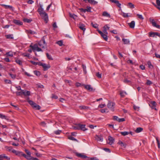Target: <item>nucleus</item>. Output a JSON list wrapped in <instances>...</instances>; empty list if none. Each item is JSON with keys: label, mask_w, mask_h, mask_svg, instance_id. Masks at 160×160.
<instances>
[{"label": "nucleus", "mask_w": 160, "mask_h": 160, "mask_svg": "<svg viewBox=\"0 0 160 160\" xmlns=\"http://www.w3.org/2000/svg\"><path fill=\"white\" fill-rule=\"evenodd\" d=\"M38 12L40 16L43 17V18L44 19L46 23H47L48 21V15L47 13L43 11V8H42V5H40V7L38 9Z\"/></svg>", "instance_id": "f257e3e1"}, {"label": "nucleus", "mask_w": 160, "mask_h": 160, "mask_svg": "<svg viewBox=\"0 0 160 160\" xmlns=\"http://www.w3.org/2000/svg\"><path fill=\"white\" fill-rule=\"evenodd\" d=\"M72 128L75 130L80 129L83 131H85L88 129L85 128V125L80 124H76L74 126H72Z\"/></svg>", "instance_id": "f03ea898"}, {"label": "nucleus", "mask_w": 160, "mask_h": 160, "mask_svg": "<svg viewBox=\"0 0 160 160\" xmlns=\"http://www.w3.org/2000/svg\"><path fill=\"white\" fill-rule=\"evenodd\" d=\"M47 44L46 43L44 37L42 38V40L38 43V45L42 47V48H45Z\"/></svg>", "instance_id": "7ed1b4c3"}, {"label": "nucleus", "mask_w": 160, "mask_h": 160, "mask_svg": "<svg viewBox=\"0 0 160 160\" xmlns=\"http://www.w3.org/2000/svg\"><path fill=\"white\" fill-rule=\"evenodd\" d=\"M115 105V103H114L109 101L107 104V107L111 110L113 111L114 110V106Z\"/></svg>", "instance_id": "20e7f679"}, {"label": "nucleus", "mask_w": 160, "mask_h": 160, "mask_svg": "<svg viewBox=\"0 0 160 160\" xmlns=\"http://www.w3.org/2000/svg\"><path fill=\"white\" fill-rule=\"evenodd\" d=\"M83 86H84L85 88L90 91H94L95 90V89L93 88L92 87H91L90 85H86L83 84Z\"/></svg>", "instance_id": "39448f33"}, {"label": "nucleus", "mask_w": 160, "mask_h": 160, "mask_svg": "<svg viewBox=\"0 0 160 160\" xmlns=\"http://www.w3.org/2000/svg\"><path fill=\"white\" fill-rule=\"evenodd\" d=\"M156 102L154 101H152L150 102V104H149L150 106L151 107L152 109H154L156 110L157 109L156 108Z\"/></svg>", "instance_id": "423d86ee"}, {"label": "nucleus", "mask_w": 160, "mask_h": 160, "mask_svg": "<svg viewBox=\"0 0 160 160\" xmlns=\"http://www.w3.org/2000/svg\"><path fill=\"white\" fill-rule=\"evenodd\" d=\"M95 140H96L97 141L102 142L103 140V137L101 135H96L95 136Z\"/></svg>", "instance_id": "0eeeda50"}, {"label": "nucleus", "mask_w": 160, "mask_h": 160, "mask_svg": "<svg viewBox=\"0 0 160 160\" xmlns=\"http://www.w3.org/2000/svg\"><path fill=\"white\" fill-rule=\"evenodd\" d=\"M78 25L79 28L84 32L86 30L85 25L82 22H80Z\"/></svg>", "instance_id": "6e6552de"}, {"label": "nucleus", "mask_w": 160, "mask_h": 160, "mask_svg": "<svg viewBox=\"0 0 160 160\" xmlns=\"http://www.w3.org/2000/svg\"><path fill=\"white\" fill-rule=\"evenodd\" d=\"M108 140L109 142H108V143L110 145H112L114 141V139L110 136L108 137Z\"/></svg>", "instance_id": "1a4fd4ad"}, {"label": "nucleus", "mask_w": 160, "mask_h": 160, "mask_svg": "<svg viewBox=\"0 0 160 160\" xmlns=\"http://www.w3.org/2000/svg\"><path fill=\"white\" fill-rule=\"evenodd\" d=\"M12 152L15 153L16 155L19 156H22V152L17 151L14 149H13L12 151Z\"/></svg>", "instance_id": "9d476101"}, {"label": "nucleus", "mask_w": 160, "mask_h": 160, "mask_svg": "<svg viewBox=\"0 0 160 160\" xmlns=\"http://www.w3.org/2000/svg\"><path fill=\"white\" fill-rule=\"evenodd\" d=\"M76 155L77 157L83 159L87 158L88 157L86 155L83 154L82 153H78V152H76Z\"/></svg>", "instance_id": "9b49d317"}, {"label": "nucleus", "mask_w": 160, "mask_h": 160, "mask_svg": "<svg viewBox=\"0 0 160 160\" xmlns=\"http://www.w3.org/2000/svg\"><path fill=\"white\" fill-rule=\"evenodd\" d=\"M13 22L16 25L20 26L22 25V22H21L19 20L14 19L13 20Z\"/></svg>", "instance_id": "f8f14e48"}, {"label": "nucleus", "mask_w": 160, "mask_h": 160, "mask_svg": "<svg viewBox=\"0 0 160 160\" xmlns=\"http://www.w3.org/2000/svg\"><path fill=\"white\" fill-rule=\"evenodd\" d=\"M30 93L31 92L29 91L23 90V92H22V93L25 97L30 96Z\"/></svg>", "instance_id": "ddd939ff"}, {"label": "nucleus", "mask_w": 160, "mask_h": 160, "mask_svg": "<svg viewBox=\"0 0 160 160\" xmlns=\"http://www.w3.org/2000/svg\"><path fill=\"white\" fill-rule=\"evenodd\" d=\"M110 1L112 2L116 3L117 5L119 8H121V4L119 3L118 1L116 0H110Z\"/></svg>", "instance_id": "4468645a"}, {"label": "nucleus", "mask_w": 160, "mask_h": 160, "mask_svg": "<svg viewBox=\"0 0 160 160\" xmlns=\"http://www.w3.org/2000/svg\"><path fill=\"white\" fill-rule=\"evenodd\" d=\"M43 68V70L44 71H46L48 70V69L50 68V67L49 65H47L46 64L44 63L42 64V66Z\"/></svg>", "instance_id": "2eb2a0df"}, {"label": "nucleus", "mask_w": 160, "mask_h": 160, "mask_svg": "<svg viewBox=\"0 0 160 160\" xmlns=\"http://www.w3.org/2000/svg\"><path fill=\"white\" fill-rule=\"evenodd\" d=\"M128 25L131 28H133L135 27V22L134 21H132L131 22L128 23Z\"/></svg>", "instance_id": "dca6fc26"}, {"label": "nucleus", "mask_w": 160, "mask_h": 160, "mask_svg": "<svg viewBox=\"0 0 160 160\" xmlns=\"http://www.w3.org/2000/svg\"><path fill=\"white\" fill-rule=\"evenodd\" d=\"M149 20L152 23L153 26L155 27L157 24L155 21L153 19H152L150 18H149Z\"/></svg>", "instance_id": "f3484780"}, {"label": "nucleus", "mask_w": 160, "mask_h": 160, "mask_svg": "<svg viewBox=\"0 0 160 160\" xmlns=\"http://www.w3.org/2000/svg\"><path fill=\"white\" fill-rule=\"evenodd\" d=\"M102 16L108 18L110 17V15L107 12L104 11L102 13Z\"/></svg>", "instance_id": "a211bd4d"}, {"label": "nucleus", "mask_w": 160, "mask_h": 160, "mask_svg": "<svg viewBox=\"0 0 160 160\" xmlns=\"http://www.w3.org/2000/svg\"><path fill=\"white\" fill-rule=\"evenodd\" d=\"M6 158V159L9 160L10 159V158L7 156H5V154H2L0 155V158Z\"/></svg>", "instance_id": "6ab92c4d"}, {"label": "nucleus", "mask_w": 160, "mask_h": 160, "mask_svg": "<svg viewBox=\"0 0 160 160\" xmlns=\"http://www.w3.org/2000/svg\"><path fill=\"white\" fill-rule=\"evenodd\" d=\"M79 108L81 110L88 109L89 108V107L84 106H79Z\"/></svg>", "instance_id": "aec40b11"}, {"label": "nucleus", "mask_w": 160, "mask_h": 160, "mask_svg": "<svg viewBox=\"0 0 160 160\" xmlns=\"http://www.w3.org/2000/svg\"><path fill=\"white\" fill-rule=\"evenodd\" d=\"M122 41L123 42L124 44H129L130 41L128 39L123 38Z\"/></svg>", "instance_id": "412c9836"}, {"label": "nucleus", "mask_w": 160, "mask_h": 160, "mask_svg": "<svg viewBox=\"0 0 160 160\" xmlns=\"http://www.w3.org/2000/svg\"><path fill=\"white\" fill-rule=\"evenodd\" d=\"M125 94H127V93L126 92L123 91H121L120 92V95L121 97L122 98H123L125 96Z\"/></svg>", "instance_id": "4be33fe9"}, {"label": "nucleus", "mask_w": 160, "mask_h": 160, "mask_svg": "<svg viewBox=\"0 0 160 160\" xmlns=\"http://www.w3.org/2000/svg\"><path fill=\"white\" fill-rule=\"evenodd\" d=\"M89 3L92 5H96L98 3V2L94 0H89Z\"/></svg>", "instance_id": "5701e85b"}, {"label": "nucleus", "mask_w": 160, "mask_h": 160, "mask_svg": "<svg viewBox=\"0 0 160 160\" xmlns=\"http://www.w3.org/2000/svg\"><path fill=\"white\" fill-rule=\"evenodd\" d=\"M22 156L24 157L26 159L28 160H29L31 156H28L27 155H26V154L23 153V152H22Z\"/></svg>", "instance_id": "b1692460"}, {"label": "nucleus", "mask_w": 160, "mask_h": 160, "mask_svg": "<svg viewBox=\"0 0 160 160\" xmlns=\"http://www.w3.org/2000/svg\"><path fill=\"white\" fill-rule=\"evenodd\" d=\"M69 14L70 17L71 18H73L74 19H76L78 17L77 15H75L74 14H72V13H69Z\"/></svg>", "instance_id": "393cba45"}, {"label": "nucleus", "mask_w": 160, "mask_h": 160, "mask_svg": "<svg viewBox=\"0 0 160 160\" xmlns=\"http://www.w3.org/2000/svg\"><path fill=\"white\" fill-rule=\"evenodd\" d=\"M5 37L7 39H13L12 34H8L5 35Z\"/></svg>", "instance_id": "a878e982"}, {"label": "nucleus", "mask_w": 160, "mask_h": 160, "mask_svg": "<svg viewBox=\"0 0 160 160\" xmlns=\"http://www.w3.org/2000/svg\"><path fill=\"white\" fill-rule=\"evenodd\" d=\"M143 130V128L141 127H139L137 128L135 130V132L136 133H139L141 132Z\"/></svg>", "instance_id": "bb28decb"}, {"label": "nucleus", "mask_w": 160, "mask_h": 160, "mask_svg": "<svg viewBox=\"0 0 160 160\" xmlns=\"http://www.w3.org/2000/svg\"><path fill=\"white\" fill-rule=\"evenodd\" d=\"M34 106H33V108H35L37 110H40L41 108V107L39 105H37L36 103L35 104Z\"/></svg>", "instance_id": "cd10ccee"}, {"label": "nucleus", "mask_w": 160, "mask_h": 160, "mask_svg": "<svg viewBox=\"0 0 160 160\" xmlns=\"http://www.w3.org/2000/svg\"><path fill=\"white\" fill-rule=\"evenodd\" d=\"M32 19H30L26 18H25L23 19V21L25 22L30 23L32 21Z\"/></svg>", "instance_id": "c85d7f7f"}, {"label": "nucleus", "mask_w": 160, "mask_h": 160, "mask_svg": "<svg viewBox=\"0 0 160 160\" xmlns=\"http://www.w3.org/2000/svg\"><path fill=\"white\" fill-rule=\"evenodd\" d=\"M15 62L17 64H18L20 66H22V62L21 60L18 59H17L15 60Z\"/></svg>", "instance_id": "c756f323"}, {"label": "nucleus", "mask_w": 160, "mask_h": 160, "mask_svg": "<svg viewBox=\"0 0 160 160\" xmlns=\"http://www.w3.org/2000/svg\"><path fill=\"white\" fill-rule=\"evenodd\" d=\"M120 133L121 134V135H122L123 136H125L128 135L129 134V132H126V131H125V132H121Z\"/></svg>", "instance_id": "7c9ffc66"}, {"label": "nucleus", "mask_w": 160, "mask_h": 160, "mask_svg": "<svg viewBox=\"0 0 160 160\" xmlns=\"http://www.w3.org/2000/svg\"><path fill=\"white\" fill-rule=\"evenodd\" d=\"M4 8L5 9H8V8H9L10 9H11L12 11H13V7L10 5H5V7Z\"/></svg>", "instance_id": "2f4dec72"}, {"label": "nucleus", "mask_w": 160, "mask_h": 160, "mask_svg": "<svg viewBox=\"0 0 160 160\" xmlns=\"http://www.w3.org/2000/svg\"><path fill=\"white\" fill-rule=\"evenodd\" d=\"M5 148L7 150V151L10 152L11 151L12 149V148L11 147H8V146H6L5 147Z\"/></svg>", "instance_id": "473e14b6"}, {"label": "nucleus", "mask_w": 160, "mask_h": 160, "mask_svg": "<svg viewBox=\"0 0 160 160\" xmlns=\"http://www.w3.org/2000/svg\"><path fill=\"white\" fill-rule=\"evenodd\" d=\"M156 36L155 32H150L149 33V36L154 37Z\"/></svg>", "instance_id": "72a5a7b5"}, {"label": "nucleus", "mask_w": 160, "mask_h": 160, "mask_svg": "<svg viewBox=\"0 0 160 160\" xmlns=\"http://www.w3.org/2000/svg\"><path fill=\"white\" fill-rule=\"evenodd\" d=\"M68 138L69 139L71 140L78 142V141L74 137H72V136H69L68 137Z\"/></svg>", "instance_id": "f704fd0d"}, {"label": "nucleus", "mask_w": 160, "mask_h": 160, "mask_svg": "<svg viewBox=\"0 0 160 160\" xmlns=\"http://www.w3.org/2000/svg\"><path fill=\"white\" fill-rule=\"evenodd\" d=\"M46 55L47 58L49 60H52L53 59L51 55H49L48 53H46Z\"/></svg>", "instance_id": "c9c22d12"}, {"label": "nucleus", "mask_w": 160, "mask_h": 160, "mask_svg": "<svg viewBox=\"0 0 160 160\" xmlns=\"http://www.w3.org/2000/svg\"><path fill=\"white\" fill-rule=\"evenodd\" d=\"M28 103L32 106L33 107V106H34L35 104H36L34 102L30 100L28 101Z\"/></svg>", "instance_id": "e433bc0d"}, {"label": "nucleus", "mask_w": 160, "mask_h": 160, "mask_svg": "<svg viewBox=\"0 0 160 160\" xmlns=\"http://www.w3.org/2000/svg\"><path fill=\"white\" fill-rule=\"evenodd\" d=\"M91 25H92V26L94 28H98V25L97 24H93L92 22L91 23Z\"/></svg>", "instance_id": "4c0bfd02"}, {"label": "nucleus", "mask_w": 160, "mask_h": 160, "mask_svg": "<svg viewBox=\"0 0 160 160\" xmlns=\"http://www.w3.org/2000/svg\"><path fill=\"white\" fill-rule=\"evenodd\" d=\"M148 67L149 68H152L153 67V66L151 64V62L150 61L148 62Z\"/></svg>", "instance_id": "58836bf2"}, {"label": "nucleus", "mask_w": 160, "mask_h": 160, "mask_svg": "<svg viewBox=\"0 0 160 160\" xmlns=\"http://www.w3.org/2000/svg\"><path fill=\"white\" fill-rule=\"evenodd\" d=\"M27 32L28 33H29V34H36V32L32 31L31 30H28Z\"/></svg>", "instance_id": "ea45409f"}, {"label": "nucleus", "mask_w": 160, "mask_h": 160, "mask_svg": "<svg viewBox=\"0 0 160 160\" xmlns=\"http://www.w3.org/2000/svg\"><path fill=\"white\" fill-rule=\"evenodd\" d=\"M120 145H121V146L123 147L124 148H125L126 146V144L120 141L118 143Z\"/></svg>", "instance_id": "a19ab883"}, {"label": "nucleus", "mask_w": 160, "mask_h": 160, "mask_svg": "<svg viewBox=\"0 0 160 160\" xmlns=\"http://www.w3.org/2000/svg\"><path fill=\"white\" fill-rule=\"evenodd\" d=\"M34 73L35 74L38 76H39L40 75V72L39 71H37L36 70L34 71Z\"/></svg>", "instance_id": "79ce46f5"}, {"label": "nucleus", "mask_w": 160, "mask_h": 160, "mask_svg": "<svg viewBox=\"0 0 160 160\" xmlns=\"http://www.w3.org/2000/svg\"><path fill=\"white\" fill-rule=\"evenodd\" d=\"M22 92H23V90L20 92H16V93L18 96H21L23 94Z\"/></svg>", "instance_id": "37998d69"}, {"label": "nucleus", "mask_w": 160, "mask_h": 160, "mask_svg": "<svg viewBox=\"0 0 160 160\" xmlns=\"http://www.w3.org/2000/svg\"><path fill=\"white\" fill-rule=\"evenodd\" d=\"M57 43L59 46H62L63 45V42L62 40H60L57 42Z\"/></svg>", "instance_id": "c03bdc74"}, {"label": "nucleus", "mask_w": 160, "mask_h": 160, "mask_svg": "<svg viewBox=\"0 0 160 160\" xmlns=\"http://www.w3.org/2000/svg\"><path fill=\"white\" fill-rule=\"evenodd\" d=\"M6 55L8 56H10V57H12L13 56V54L12 52H7L6 53Z\"/></svg>", "instance_id": "a18cd8bd"}, {"label": "nucleus", "mask_w": 160, "mask_h": 160, "mask_svg": "<svg viewBox=\"0 0 160 160\" xmlns=\"http://www.w3.org/2000/svg\"><path fill=\"white\" fill-rule=\"evenodd\" d=\"M61 132L62 131L59 130H57L54 131V133L56 135L60 134L61 133Z\"/></svg>", "instance_id": "49530a36"}, {"label": "nucleus", "mask_w": 160, "mask_h": 160, "mask_svg": "<svg viewBox=\"0 0 160 160\" xmlns=\"http://www.w3.org/2000/svg\"><path fill=\"white\" fill-rule=\"evenodd\" d=\"M100 111L102 113H105L106 112H108V109L107 108L101 109L100 110Z\"/></svg>", "instance_id": "de8ad7c7"}, {"label": "nucleus", "mask_w": 160, "mask_h": 160, "mask_svg": "<svg viewBox=\"0 0 160 160\" xmlns=\"http://www.w3.org/2000/svg\"><path fill=\"white\" fill-rule=\"evenodd\" d=\"M9 75L11 76V78L13 79H14L16 77V75L15 74H13L11 73H9Z\"/></svg>", "instance_id": "09e8293b"}, {"label": "nucleus", "mask_w": 160, "mask_h": 160, "mask_svg": "<svg viewBox=\"0 0 160 160\" xmlns=\"http://www.w3.org/2000/svg\"><path fill=\"white\" fill-rule=\"evenodd\" d=\"M122 16L124 18H128L130 17L131 16L128 15V13H125L124 12L122 13Z\"/></svg>", "instance_id": "8fccbe9b"}, {"label": "nucleus", "mask_w": 160, "mask_h": 160, "mask_svg": "<svg viewBox=\"0 0 160 160\" xmlns=\"http://www.w3.org/2000/svg\"><path fill=\"white\" fill-rule=\"evenodd\" d=\"M96 76L98 78H101L102 77L101 73L98 72L96 73Z\"/></svg>", "instance_id": "3c124183"}, {"label": "nucleus", "mask_w": 160, "mask_h": 160, "mask_svg": "<svg viewBox=\"0 0 160 160\" xmlns=\"http://www.w3.org/2000/svg\"><path fill=\"white\" fill-rule=\"evenodd\" d=\"M37 87H38V88H44V86L43 85H42L40 83L37 84Z\"/></svg>", "instance_id": "603ef678"}, {"label": "nucleus", "mask_w": 160, "mask_h": 160, "mask_svg": "<svg viewBox=\"0 0 160 160\" xmlns=\"http://www.w3.org/2000/svg\"><path fill=\"white\" fill-rule=\"evenodd\" d=\"M25 151L27 154V155L31 156V153L28 150L25 149Z\"/></svg>", "instance_id": "864d4df0"}, {"label": "nucleus", "mask_w": 160, "mask_h": 160, "mask_svg": "<svg viewBox=\"0 0 160 160\" xmlns=\"http://www.w3.org/2000/svg\"><path fill=\"white\" fill-rule=\"evenodd\" d=\"M128 4L129 7L131 8H134V5L131 2H129L128 3Z\"/></svg>", "instance_id": "5fc2aeb1"}, {"label": "nucleus", "mask_w": 160, "mask_h": 160, "mask_svg": "<svg viewBox=\"0 0 160 160\" xmlns=\"http://www.w3.org/2000/svg\"><path fill=\"white\" fill-rule=\"evenodd\" d=\"M103 39L106 41H107L108 40L107 35L106 34H104V35L102 37Z\"/></svg>", "instance_id": "6e6d98bb"}, {"label": "nucleus", "mask_w": 160, "mask_h": 160, "mask_svg": "<svg viewBox=\"0 0 160 160\" xmlns=\"http://www.w3.org/2000/svg\"><path fill=\"white\" fill-rule=\"evenodd\" d=\"M38 45L37 44H35L33 46V47H32V49L33 50H35L36 49L37 50V48H38Z\"/></svg>", "instance_id": "4d7b16f0"}, {"label": "nucleus", "mask_w": 160, "mask_h": 160, "mask_svg": "<svg viewBox=\"0 0 160 160\" xmlns=\"http://www.w3.org/2000/svg\"><path fill=\"white\" fill-rule=\"evenodd\" d=\"M137 16H138V18L139 19H141V20L143 19L144 18L143 17H142V15H140V14H137Z\"/></svg>", "instance_id": "13d9d810"}, {"label": "nucleus", "mask_w": 160, "mask_h": 160, "mask_svg": "<svg viewBox=\"0 0 160 160\" xmlns=\"http://www.w3.org/2000/svg\"><path fill=\"white\" fill-rule=\"evenodd\" d=\"M87 11L88 12H91V8L90 7H87Z\"/></svg>", "instance_id": "bf43d9fd"}, {"label": "nucleus", "mask_w": 160, "mask_h": 160, "mask_svg": "<svg viewBox=\"0 0 160 160\" xmlns=\"http://www.w3.org/2000/svg\"><path fill=\"white\" fill-rule=\"evenodd\" d=\"M113 120H116L117 121H118L119 118H118V117L117 116H114L113 117Z\"/></svg>", "instance_id": "052dcab7"}, {"label": "nucleus", "mask_w": 160, "mask_h": 160, "mask_svg": "<svg viewBox=\"0 0 160 160\" xmlns=\"http://www.w3.org/2000/svg\"><path fill=\"white\" fill-rule=\"evenodd\" d=\"M5 82L6 83L8 84H11V81L10 80L6 79L5 80Z\"/></svg>", "instance_id": "680f3d73"}, {"label": "nucleus", "mask_w": 160, "mask_h": 160, "mask_svg": "<svg viewBox=\"0 0 160 160\" xmlns=\"http://www.w3.org/2000/svg\"><path fill=\"white\" fill-rule=\"evenodd\" d=\"M123 82L126 83H128L131 82V81L126 79L124 80Z\"/></svg>", "instance_id": "e2e57ef3"}, {"label": "nucleus", "mask_w": 160, "mask_h": 160, "mask_svg": "<svg viewBox=\"0 0 160 160\" xmlns=\"http://www.w3.org/2000/svg\"><path fill=\"white\" fill-rule=\"evenodd\" d=\"M0 118L2 119L4 118L6 119V116L1 114H0Z\"/></svg>", "instance_id": "0e129e2a"}, {"label": "nucleus", "mask_w": 160, "mask_h": 160, "mask_svg": "<svg viewBox=\"0 0 160 160\" xmlns=\"http://www.w3.org/2000/svg\"><path fill=\"white\" fill-rule=\"evenodd\" d=\"M82 85L83 84H82L78 82H76V83L75 84V85L77 87H78L81 86H83Z\"/></svg>", "instance_id": "69168bd1"}, {"label": "nucleus", "mask_w": 160, "mask_h": 160, "mask_svg": "<svg viewBox=\"0 0 160 160\" xmlns=\"http://www.w3.org/2000/svg\"><path fill=\"white\" fill-rule=\"evenodd\" d=\"M29 160H39L38 159L36 158H33L30 156Z\"/></svg>", "instance_id": "338daca9"}, {"label": "nucleus", "mask_w": 160, "mask_h": 160, "mask_svg": "<svg viewBox=\"0 0 160 160\" xmlns=\"http://www.w3.org/2000/svg\"><path fill=\"white\" fill-rule=\"evenodd\" d=\"M46 123L44 121L41 122L40 123V125L43 127H45L46 126Z\"/></svg>", "instance_id": "774afa93"}]
</instances>
